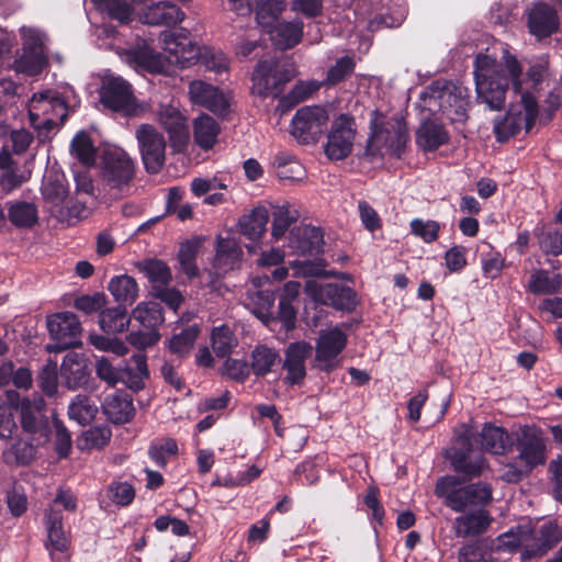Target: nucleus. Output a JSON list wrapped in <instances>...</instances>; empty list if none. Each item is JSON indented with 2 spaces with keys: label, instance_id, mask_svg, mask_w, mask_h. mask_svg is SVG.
<instances>
[{
  "label": "nucleus",
  "instance_id": "f257e3e1",
  "mask_svg": "<svg viewBox=\"0 0 562 562\" xmlns=\"http://www.w3.org/2000/svg\"><path fill=\"white\" fill-rule=\"evenodd\" d=\"M475 89L477 101L485 103L492 111H501L505 105L509 86L520 92L521 66L515 56H508L505 65H496L486 55H477L474 61Z\"/></svg>",
  "mask_w": 562,
  "mask_h": 562
},
{
  "label": "nucleus",
  "instance_id": "f03ea898",
  "mask_svg": "<svg viewBox=\"0 0 562 562\" xmlns=\"http://www.w3.org/2000/svg\"><path fill=\"white\" fill-rule=\"evenodd\" d=\"M137 164L121 147H109L101 154L102 181L108 192L115 199L132 194Z\"/></svg>",
  "mask_w": 562,
  "mask_h": 562
},
{
  "label": "nucleus",
  "instance_id": "7ed1b4c3",
  "mask_svg": "<svg viewBox=\"0 0 562 562\" xmlns=\"http://www.w3.org/2000/svg\"><path fill=\"white\" fill-rule=\"evenodd\" d=\"M296 75L294 64L286 58L260 59L254 68L252 92L260 98H279Z\"/></svg>",
  "mask_w": 562,
  "mask_h": 562
},
{
  "label": "nucleus",
  "instance_id": "20e7f679",
  "mask_svg": "<svg viewBox=\"0 0 562 562\" xmlns=\"http://www.w3.org/2000/svg\"><path fill=\"white\" fill-rule=\"evenodd\" d=\"M409 142V133L403 121L395 120L385 124L371 123V133L364 148V157L373 159L382 157V148L396 159L405 154Z\"/></svg>",
  "mask_w": 562,
  "mask_h": 562
},
{
  "label": "nucleus",
  "instance_id": "39448f33",
  "mask_svg": "<svg viewBox=\"0 0 562 562\" xmlns=\"http://www.w3.org/2000/svg\"><path fill=\"white\" fill-rule=\"evenodd\" d=\"M18 412L23 432L29 435L36 446L47 442L55 415L48 416L45 400L42 396H36L33 400L24 397L18 404Z\"/></svg>",
  "mask_w": 562,
  "mask_h": 562
},
{
  "label": "nucleus",
  "instance_id": "423d86ee",
  "mask_svg": "<svg viewBox=\"0 0 562 562\" xmlns=\"http://www.w3.org/2000/svg\"><path fill=\"white\" fill-rule=\"evenodd\" d=\"M99 94L101 104L112 112L133 116L137 111V99L133 87L122 77L104 78Z\"/></svg>",
  "mask_w": 562,
  "mask_h": 562
},
{
  "label": "nucleus",
  "instance_id": "0eeeda50",
  "mask_svg": "<svg viewBox=\"0 0 562 562\" xmlns=\"http://www.w3.org/2000/svg\"><path fill=\"white\" fill-rule=\"evenodd\" d=\"M357 134L355 116L348 113L339 114L331 123L325 144V155L330 160H342L353 149V142Z\"/></svg>",
  "mask_w": 562,
  "mask_h": 562
},
{
  "label": "nucleus",
  "instance_id": "6e6552de",
  "mask_svg": "<svg viewBox=\"0 0 562 562\" xmlns=\"http://www.w3.org/2000/svg\"><path fill=\"white\" fill-rule=\"evenodd\" d=\"M305 291L314 302L331 306L337 311L353 312L358 305L357 292L344 284H319L316 281L308 280L305 284Z\"/></svg>",
  "mask_w": 562,
  "mask_h": 562
},
{
  "label": "nucleus",
  "instance_id": "1a4fd4ad",
  "mask_svg": "<svg viewBox=\"0 0 562 562\" xmlns=\"http://www.w3.org/2000/svg\"><path fill=\"white\" fill-rule=\"evenodd\" d=\"M329 121L328 112L319 105L303 106L292 121V135L302 144L316 143L325 132Z\"/></svg>",
  "mask_w": 562,
  "mask_h": 562
},
{
  "label": "nucleus",
  "instance_id": "9d476101",
  "mask_svg": "<svg viewBox=\"0 0 562 562\" xmlns=\"http://www.w3.org/2000/svg\"><path fill=\"white\" fill-rule=\"evenodd\" d=\"M142 161L150 175L161 171L166 161V140L153 125L143 124L136 131Z\"/></svg>",
  "mask_w": 562,
  "mask_h": 562
},
{
  "label": "nucleus",
  "instance_id": "9b49d317",
  "mask_svg": "<svg viewBox=\"0 0 562 562\" xmlns=\"http://www.w3.org/2000/svg\"><path fill=\"white\" fill-rule=\"evenodd\" d=\"M347 346V335L338 327L322 330L316 339V368L330 373L339 367V356Z\"/></svg>",
  "mask_w": 562,
  "mask_h": 562
},
{
  "label": "nucleus",
  "instance_id": "f8f14e48",
  "mask_svg": "<svg viewBox=\"0 0 562 562\" xmlns=\"http://www.w3.org/2000/svg\"><path fill=\"white\" fill-rule=\"evenodd\" d=\"M47 327L55 349L66 350L80 345L81 324L75 313H56L47 318Z\"/></svg>",
  "mask_w": 562,
  "mask_h": 562
},
{
  "label": "nucleus",
  "instance_id": "ddd939ff",
  "mask_svg": "<svg viewBox=\"0 0 562 562\" xmlns=\"http://www.w3.org/2000/svg\"><path fill=\"white\" fill-rule=\"evenodd\" d=\"M189 94L193 104L205 108L221 117L229 114V101L220 88L203 80H193L189 85Z\"/></svg>",
  "mask_w": 562,
  "mask_h": 562
},
{
  "label": "nucleus",
  "instance_id": "4468645a",
  "mask_svg": "<svg viewBox=\"0 0 562 562\" xmlns=\"http://www.w3.org/2000/svg\"><path fill=\"white\" fill-rule=\"evenodd\" d=\"M324 232L313 225L295 226L290 231L289 247L293 254L318 258L324 252Z\"/></svg>",
  "mask_w": 562,
  "mask_h": 562
},
{
  "label": "nucleus",
  "instance_id": "2eb2a0df",
  "mask_svg": "<svg viewBox=\"0 0 562 562\" xmlns=\"http://www.w3.org/2000/svg\"><path fill=\"white\" fill-rule=\"evenodd\" d=\"M313 347L305 340L291 342L284 351L282 368L286 371L285 383L301 385L306 376V359L311 356Z\"/></svg>",
  "mask_w": 562,
  "mask_h": 562
},
{
  "label": "nucleus",
  "instance_id": "dca6fc26",
  "mask_svg": "<svg viewBox=\"0 0 562 562\" xmlns=\"http://www.w3.org/2000/svg\"><path fill=\"white\" fill-rule=\"evenodd\" d=\"M89 359L83 353L68 352L60 366V375L68 390L86 386L91 376Z\"/></svg>",
  "mask_w": 562,
  "mask_h": 562
},
{
  "label": "nucleus",
  "instance_id": "f3484780",
  "mask_svg": "<svg viewBox=\"0 0 562 562\" xmlns=\"http://www.w3.org/2000/svg\"><path fill=\"white\" fill-rule=\"evenodd\" d=\"M518 458L531 471L539 464L546 461V445L541 435L530 428L522 429L516 442Z\"/></svg>",
  "mask_w": 562,
  "mask_h": 562
},
{
  "label": "nucleus",
  "instance_id": "a211bd4d",
  "mask_svg": "<svg viewBox=\"0 0 562 562\" xmlns=\"http://www.w3.org/2000/svg\"><path fill=\"white\" fill-rule=\"evenodd\" d=\"M462 483L459 476L445 475L438 479L435 486L436 496L443 499V504L456 513H464L471 506Z\"/></svg>",
  "mask_w": 562,
  "mask_h": 562
},
{
  "label": "nucleus",
  "instance_id": "6ab92c4d",
  "mask_svg": "<svg viewBox=\"0 0 562 562\" xmlns=\"http://www.w3.org/2000/svg\"><path fill=\"white\" fill-rule=\"evenodd\" d=\"M527 25L529 32L536 37H549L559 30V14L550 4L538 3L530 10Z\"/></svg>",
  "mask_w": 562,
  "mask_h": 562
},
{
  "label": "nucleus",
  "instance_id": "aec40b11",
  "mask_svg": "<svg viewBox=\"0 0 562 562\" xmlns=\"http://www.w3.org/2000/svg\"><path fill=\"white\" fill-rule=\"evenodd\" d=\"M159 41L165 50L176 56L178 63L190 60L200 52V48L190 40V32L186 29H180L178 32L164 31Z\"/></svg>",
  "mask_w": 562,
  "mask_h": 562
},
{
  "label": "nucleus",
  "instance_id": "412c9836",
  "mask_svg": "<svg viewBox=\"0 0 562 562\" xmlns=\"http://www.w3.org/2000/svg\"><path fill=\"white\" fill-rule=\"evenodd\" d=\"M102 412L106 419L114 425L130 423L135 415L133 398L124 391H115L105 396Z\"/></svg>",
  "mask_w": 562,
  "mask_h": 562
},
{
  "label": "nucleus",
  "instance_id": "4be33fe9",
  "mask_svg": "<svg viewBox=\"0 0 562 562\" xmlns=\"http://www.w3.org/2000/svg\"><path fill=\"white\" fill-rule=\"evenodd\" d=\"M475 442L483 451L493 454H505L514 445V440L507 429L495 426L492 423L484 424L475 438Z\"/></svg>",
  "mask_w": 562,
  "mask_h": 562
},
{
  "label": "nucleus",
  "instance_id": "5701e85b",
  "mask_svg": "<svg viewBox=\"0 0 562 562\" xmlns=\"http://www.w3.org/2000/svg\"><path fill=\"white\" fill-rule=\"evenodd\" d=\"M184 19V12L173 2L159 1L147 5L142 13V20L149 25L172 26Z\"/></svg>",
  "mask_w": 562,
  "mask_h": 562
},
{
  "label": "nucleus",
  "instance_id": "b1692460",
  "mask_svg": "<svg viewBox=\"0 0 562 562\" xmlns=\"http://www.w3.org/2000/svg\"><path fill=\"white\" fill-rule=\"evenodd\" d=\"M45 526L47 530L46 549L57 552H66L70 546V539L64 530L61 510L49 507L45 512Z\"/></svg>",
  "mask_w": 562,
  "mask_h": 562
},
{
  "label": "nucleus",
  "instance_id": "393cba45",
  "mask_svg": "<svg viewBox=\"0 0 562 562\" xmlns=\"http://www.w3.org/2000/svg\"><path fill=\"white\" fill-rule=\"evenodd\" d=\"M561 539L562 533L559 526L551 521L546 522L537 531L533 542L525 547L522 557L528 559L541 557L553 549Z\"/></svg>",
  "mask_w": 562,
  "mask_h": 562
},
{
  "label": "nucleus",
  "instance_id": "a878e982",
  "mask_svg": "<svg viewBox=\"0 0 562 562\" xmlns=\"http://www.w3.org/2000/svg\"><path fill=\"white\" fill-rule=\"evenodd\" d=\"M303 29L304 23L300 19L279 21L268 34L278 48L285 50L293 48L302 41Z\"/></svg>",
  "mask_w": 562,
  "mask_h": 562
},
{
  "label": "nucleus",
  "instance_id": "bb28decb",
  "mask_svg": "<svg viewBox=\"0 0 562 562\" xmlns=\"http://www.w3.org/2000/svg\"><path fill=\"white\" fill-rule=\"evenodd\" d=\"M449 460L453 471L461 475L462 482L480 477L487 468L486 459L480 454L451 452Z\"/></svg>",
  "mask_w": 562,
  "mask_h": 562
},
{
  "label": "nucleus",
  "instance_id": "cd10ccee",
  "mask_svg": "<svg viewBox=\"0 0 562 562\" xmlns=\"http://www.w3.org/2000/svg\"><path fill=\"white\" fill-rule=\"evenodd\" d=\"M450 139L449 133L442 124L427 120L416 132V144L425 153L436 151Z\"/></svg>",
  "mask_w": 562,
  "mask_h": 562
},
{
  "label": "nucleus",
  "instance_id": "c85d7f7f",
  "mask_svg": "<svg viewBox=\"0 0 562 562\" xmlns=\"http://www.w3.org/2000/svg\"><path fill=\"white\" fill-rule=\"evenodd\" d=\"M241 257L243 250L235 239L217 237L213 267L218 273L233 270L240 262Z\"/></svg>",
  "mask_w": 562,
  "mask_h": 562
},
{
  "label": "nucleus",
  "instance_id": "c756f323",
  "mask_svg": "<svg viewBox=\"0 0 562 562\" xmlns=\"http://www.w3.org/2000/svg\"><path fill=\"white\" fill-rule=\"evenodd\" d=\"M492 522L487 510L477 509L456 518L453 529L457 537L467 538L484 533Z\"/></svg>",
  "mask_w": 562,
  "mask_h": 562
},
{
  "label": "nucleus",
  "instance_id": "7c9ffc66",
  "mask_svg": "<svg viewBox=\"0 0 562 562\" xmlns=\"http://www.w3.org/2000/svg\"><path fill=\"white\" fill-rule=\"evenodd\" d=\"M268 222V209L263 205L256 206L248 214H245L239 218V232L248 239L256 241L266 232Z\"/></svg>",
  "mask_w": 562,
  "mask_h": 562
},
{
  "label": "nucleus",
  "instance_id": "2f4dec72",
  "mask_svg": "<svg viewBox=\"0 0 562 562\" xmlns=\"http://www.w3.org/2000/svg\"><path fill=\"white\" fill-rule=\"evenodd\" d=\"M149 378L147 356L136 352L131 357L130 363L121 373V380L128 389L137 392L145 387V380Z\"/></svg>",
  "mask_w": 562,
  "mask_h": 562
},
{
  "label": "nucleus",
  "instance_id": "473e14b6",
  "mask_svg": "<svg viewBox=\"0 0 562 562\" xmlns=\"http://www.w3.org/2000/svg\"><path fill=\"white\" fill-rule=\"evenodd\" d=\"M108 290L115 302L125 307L133 305L138 297V284L128 274L114 276L108 284Z\"/></svg>",
  "mask_w": 562,
  "mask_h": 562
},
{
  "label": "nucleus",
  "instance_id": "72a5a7b5",
  "mask_svg": "<svg viewBox=\"0 0 562 562\" xmlns=\"http://www.w3.org/2000/svg\"><path fill=\"white\" fill-rule=\"evenodd\" d=\"M281 362L279 352L266 345H257L250 353V370L257 378L272 372L273 367Z\"/></svg>",
  "mask_w": 562,
  "mask_h": 562
},
{
  "label": "nucleus",
  "instance_id": "f704fd0d",
  "mask_svg": "<svg viewBox=\"0 0 562 562\" xmlns=\"http://www.w3.org/2000/svg\"><path fill=\"white\" fill-rule=\"evenodd\" d=\"M220 132V124L216 122V120H214L212 116L207 114H203L194 120V142L200 148L204 150L213 148L217 140Z\"/></svg>",
  "mask_w": 562,
  "mask_h": 562
},
{
  "label": "nucleus",
  "instance_id": "c9c22d12",
  "mask_svg": "<svg viewBox=\"0 0 562 562\" xmlns=\"http://www.w3.org/2000/svg\"><path fill=\"white\" fill-rule=\"evenodd\" d=\"M8 220L16 228H32L38 222V211L34 203L14 201L8 203Z\"/></svg>",
  "mask_w": 562,
  "mask_h": 562
},
{
  "label": "nucleus",
  "instance_id": "e433bc0d",
  "mask_svg": "<svg viewBox=\"0 0 562 562\" xmlns=\"http://www.w3.org/2000/svg\"><path fill=\"white\" fill-rule=\"evenodd\" d=\"M131 319L127 307L117 304L100 312L99 325L105 334H120L127 329Z\"/></svg>",
  "mask_w": 562,
  "mask_h": 562
},
{
  "label": "nucleus",
  "instance_id": "4c0bfd02",
  "mask_svg": "<svg viewBox=\"0 0 562 562\" xmlns=\"http://www.w3.org/2000/svg\"><path fill=\"white\" fill-rule=\"evenodd\" d=\"M70 154L81 165L92 167L97 160V148L90 134L86 131H79L70 143Z\"/></svg>",
  "mask_w": 562,
  "mask_h": 562
},
{
  "label": "nucleus",
  "instance_id": "58836bf2",
  "mask_svg": "<svg viewBox=\"0 0 562 562\" xmlns=\"http://www.w3.org/2000/svg\"><path fill=\"white\" fill-rule=\"evenodd\" d=\"M200 327L196 324L181 328L179 333L173 334L168 340V349L171 353L180 358L187 357L193 349L200 335Z\"/></svg>",
  "mask_w": 562,
  "mask_h": 562
},
{
  "label": "nucleus",
  "instance_id": "ea45409f",
  "mask_svg": "<svg viewBox=\"0 0 562 562\" xmlns=\"http://www.w3.org/2000/svg\"><path fill=\"white\" fill-rule=\"evenodd\" d=\"M46 64L42 44L34 42L29 47L24 46V53L18 60V68L29 76H36L43 71Z\"/></svg>",
  "mask_w": 562,
  "mask_h": 562
},
{
  "label": "nucleus",
  "instance_id": "a19ab883",
  "mask_svg": "<svg viewBox=\"0 0 562 562\" xmlns=\"http://www.w3.org/2000/svg\"><path fill=\"white\" fill-rule=\"evenodd\" d=\"M138 268L151 284L150 291L169 285L172 280L170 268L162 260L148 259L138 263Z\"/></svg>",
  "mask_w": 562,
  "mask_h": 562
},
{
  "label": "nucleus",
  "instance_id": "79ce46f5",
  "mask_svg": "<svg viewBox=\"0 0 562 562\" xmlns=\"http://www.w3.org/2000/svg\"><path fill=\"white\" fill-rule=\"evenodd\" d=\"M132 318L151 331L165 322L162 307L157 302L138 304L132 312Z\"/></svg>",
  "mask_w": 562,
  "mask_h": 562
},
{
  "label": "nucleus",
  "instance_id": "37998d69",
  "mask_svg": "<svg viewBox=\"0 0 562 562\" xmlns=\"http://www.w3.org/2000/svg\"><path fill=\"white\" fill-rule=\"evenodd\" d=\"M276 300L277 293L269 289L259 290L251 296L252 313L266 325L274 322Z\"/></svg>",
  "mask_w": 562,
  "mask_h": 562
},
{
  "label": "nucleus",
  "instance_id": "c03bdc74",
  "mask_svg": "<svg viewBox=\"0 0 562 562\" xmlns=\"http://www.w3.org/2000/svg\"><path fill=\"white\" fill-rule=\"evenodd\" d=\"M522 121L521 112H513V110H509L504 117L495 119L493 133L496 140L506 143L509 138L516 136L521 130Z\"/></svg>",
  "mask_w": 562,
  "mask_h": 562
},
{
  "label": "nucleus",
  "instance_id": "a18cd8bd",
  "mask_svg": "<svg viewBox=\"0 0 562 562\" xmlns=\"http://www.w3.org/2000/svg\"><path fill=\"white\" fill-rule=\"evenodd\" d=\"M159 122L168 132L170 139L187 137L186 119L178 109L165 106L159 113Z\"/></svg>",
  "mask_w": 562,
  "mask_h": 562
},
{
  "label": "nucleus",
  "instance_id": "49530a36",
  "mask_svg": "<svg viewBox=\"0 0 562 562\" xmlns=\"http://www.w3.org/2000/svg\"><path fill=\"white\" fill-rule=\"evenodd\" d=\"M284 2L281 0H266L257 4L256 21L268 34L278 22L284 11Z\"/></svg>",
  "mask_w": 562,
  "mask_h": 562
},
{
  "label": "nucleus",
  "instance_id": "de8ad7c7",
  "mask_svg": "<svg viewBox=\"0 0 562 562\" xmlns=\"http://www.w3.org/2000/svg\"><path fill=\"white\" fill-rule=\"evenodd\" d=\"M98 11L120 23H128L133 14L132 5L125 0H91Z\"/></svg>",
  "mask_w": 562,
  "mask_h": 562
},
{
  "label": "nucleus",
  "instance_id": "09e8293b",
  "mask_svg": "<svg viewBox=\"0 0 562 562\" xmlns=\"http://www.w3.org/2000/svg\"><path fill=\"white\" fill-rule=\"evenodd\" d=\"M356 61L353 57L345 55L329 67L322 85L330 88L346 81L355 71Z\"/></svg>",
  "mask_w": 562,
  "mask_h": 562
},
{
  "label": "nucleus",
  "instance_id": "8fccbe9b",
  "mask_svg": "<svg viewBox=\"0 0 562 562\" xmlns=\"http://www.w3.org/2000/svg\"><path fill=\"white\" fill-rule=\"evenodd\" d=\"M274 165L277 168V176L281 180L300 181L304 178V167L291 155H277Z\"/></svg>",
  "mask_w": 562,
  "mask_h": 562
},
{
  "label": "nucleus",
  "instance_id": "3c124183",
  "mask_svg": "<svg viewBox=\"0 0 562 562\" xmlns=\"http://www.w3.org/2000/svg\"><path fill=\"white\" fill-rule=\"evenodd\" d=\"M97 413L98 407L87 395H77L76 400L69 405V416L81 425L90 423Z\"/></svg>",
  "mask_w": 562,
  "mask_h": 562
},
{
  "label": "nucleus",
  "instance_id": "603ef678",
  "mask_svg": "<svg viewBox=\"0 0 562 562\" xmlns=\"http://www.w3.org/2000/svg\"><path fill=\"white\" fill-rule=\"evenodd\" d=\"M296 211L291 212L288 204L278 205L272 212V227L271 234L276 239L282 237L289 229L292 223L297 220Z\"/></svg>",
  "mask_w": 562,
  "mask_h": 562
},
{
  "label": "nucleus",
  "instance_id": "864d4df0",
  "mask_svg": "<svg viewBox=\"0 0 562 562\" xmlns=\"http://www.w3.org/2000/svg\"><path fill=\"white\" fill-rule=\"evenodd\" d=\"M36 382L41 391L48 397L57 394L58 367L55 361L48 360L37 374Z\"/></svg>",
  "mask_w": 562,
  "mask_h": 562
},
{
  "label": "nucleus",
  "instance_id": "5fc2aeb1",
  "mask_svg": "<svg viewBox=\"0 0 562 562\" xmlns=\"http://www.w3.org/2000/svg\"><path fill=\"white\" fill-rule=\"evenodd\" d=\"M560 280L549 277L548 271L538 270L530 276L528 289L533 294L551 295L559 291Z\"/></svg>",
  "mask_w": 562,
  "mask_h": 562
},
{
  "label": "nucleus",
  "instance_id": "6e6d98bb",
  "mask_svg": "<svg viewBox=\"0 0 562 562\" xmlns=\"http://www.w3.org/2000/svg\"><path fill=\"white\" fill-rule=\"evenodd\" d=\"M18 404H8L4 400H0V439L9 440L13 438L18 430L15 422V413Z\"/></svg>",
  "mask_w": 562,
  "mask_h": 562
},
{
  "label": "nucleus",
  "instance_id": "4d7b16f0",
  "mask_svg": "<svg viewBox=\"0 0 562 562\" xmlns=\"http://www.w3.org/2000/svg\"><path fill=\"white\" fill-rule=\"evenodd\" d=\"M106 492L108 497L122 507L131 505L135 498V488L127 482L112 481Z\"/></svg>",
  "mask_w": 562,
  "mask_h": 562
},
{
  "label": "nucleus",
  "instance_id": "13d9d810",
  "mask_svg": "<svg viewBox=\"0 0 562 562\" xmlns=\"http://www.w3.org/2000/svg\"><path fill=\"white\" fill-rule=\"evenodd\" d=\"M409 226L411 233L427 244L436 241L439 237L440 224L437 221L414 218Z\"/></svg>",
  "mask_w": 562,
  "mask_h": 562
},
{
  "label": "nucleus",
  "instance_id": "bf43d9fd",
  "mask_svg": "<svg viewBox=\"0 0 562 562\" xmlns=\"http://www.w3.org/2000/svg\"><path fill=\"white\" fill-rule=\"evenodd\" d=\"M482 272L486 279L495 280L501 277L506 267L505 258L493 248L481 257Z\"/></svg>",
  "mask_w": 562,
  "mask_h": 562
},
{
  "label": "nucleus",
  "instance_id": "052dcab7",
  "mask_svg": "<svg viewBox=\"0 0 562 562\" xmlns=\"http://www.w3.org/2000/svg\"><path fill=\"white\" fill-rule=\"evenodd\" d=\"M178 454L177 441L172 438H167L160 445L150 446L148 449L149 458L159 467L165 468L168 463L167 457Z\"/></svg>",
  "mask_w": 562,
  "mask_h": 562
},
{
  "label": "nucleus",
  "instance_id": "680f3d73",
  "mask_svg": "<svg viewBox=\"0 0 562 562\" xmlns=\"http://www.w3.org/2000/svg\"><path fill=\"white\" fill-rule=\"evenodd\" d=\"M111 436L112 431L108 426H93L82 434V440L86 448L100 449L109 443Z\"/></svg>",
  "mask_w": 562,
  "mask_h": 562
},
{
  "label": "nucleus",
  "instance_id": "e2e57ef3",
  "mask_svg": "<svg viewBox=\"0 0 562 562\" xmlns=\"http://www.w3.org/2000/svg\"><path fill=\"white\" fill-rule=\"evenodd\" d=\"M471 506L487 505L493 499L492 486L486 482L470 483L464 485Z\"/></svg>",
  "mask_w": 562,
  "mask_h": 562
},
{
  "label": "nucleus",
  "instance_id": "0e129e2a",
  "mask_svg": "<svg viewBox=\"0 0 562 562\" xmlns=\"http://www.w3.org/2000/svg\"><path fill=\"white\" fill-rule=\"evenodd\" d=\"M212 348L217 357L227 356L233 348L232 331L227 326L213 329L211 335Z\"/></svg>",
  "mask_w": 562,
  "mask_h": 562
},
{
  "label": "nucleus",
  "instance_id": "69168bd1",
  "mask_svg": "<svg viewBox=\"0 0 562 562\" xmlns=\"http://www.w3.org/2000/svg\"><path fill=\"white\" fill-rule=\"evenodd\" d=\"M222 373L231 380L244 383L250 375V366L246 360L227 358L224 361Z\"/></svg>",
  "mask_w": 562,
  "mask_h": 562
},
{
  "label": "nucleus",
  "instance_id": "338daca9",
  "mask_svg": "<svg viewBox=\"0 0 562 562\" xmlns=\"http://www.w3.org/2000/svg\"><path fill=\"white\" fill-rule=\"evenodd\" d=\"M106 304V296L102 292L93 294H83L78 296L74 302V307L85 314H92L101 311Z\"/></svg>",
  "mask_w": 562,
  "mask_h": 562
},
{
  "label": "nucleus",
  "instance_id": "774afa93",
  "mask_svg": "<svg viewBox=\"0 0 562 562\" xmlns=\"http://www.w3.org/2000/svg\"><path fill=\"white\" fill-rule=\"evenodd\" d=\"M491 554L477 541L462 546L458 552V562H488Z\"/></svg>",
  "mask_w": 562,
  "mask_h": 562
}]
</instances>
